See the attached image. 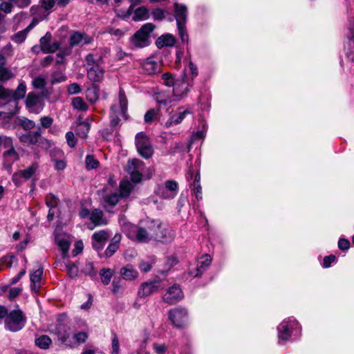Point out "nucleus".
<instances>
[{
    "instance_id": "f257e3e1",
    "label": "nucleus",
    "mask_w": 354,
    "mask_h": 354,
    "mask_svg": "<svg viewBox=\"0 0 354 354\" xmlns=\"http://www.w3.org/2000/svg\"><path fill=\"white\" fill-rule=\"evenodd\" d=\"M155 26L151 23L143 25L131 38V44L135 48H144L150 43V33L154 30Z\"/></svg>"
},
{
    "instance_id": "f03ea898",
    "label": "nucleus",
    "mask_w": 354,
    "mask_h": 354,
    "mask_svg": "<svg viewBox=\"0 0 354 354\" xmlns=\"http://www.w3.org/2000/svg\"><path fill=\"white\" fill-rule=\"evenodd\" d=\"M26 323V317L24 313L19 310L10 312L5 319V327L11 332H17L21 330Z\"/></svg>"
},
{
    "instance_id": "7ed1b4c3",
    "label": "nucleus",
    "mask_w": 354,
    "mask_h": 354,
    "mask_svg": "<svg viewBox=\"0 0 354 354\" xmlns=\"http://www.w3.org/2000/svg\"><path fill=\"white\" fill-rule=\"evenodd\" d=\"M135 145L138 153L145 159L150 158L153 154V148L149 138L144 132H139L135 137Z\"/></svg>"
},
{
    "instance_id": "20e7f679",
    "label": "nucleus",
    "mask_w": 354,
    "mask_h": 354,
    "mask_svg": "<svg viewBox=\"0 0 354 354\" xmlns=\"http://www.w3.org/2000/svg\"><path fill=\"white\" fill-rule=\"evenodd\" d=\"M162 79L167 86H174L173 93L176 96H182L189 90L188 83L185 82L184 80L180 82L179 80L176 81L174 77L169 73H164Z\"/></svg>"
},
{
    "instance_id": "39448f33",
    "label": "nucleus",
    "mask_w": 354,
    "mask_h": 354,
    "mask_svg": "<svg viewBox=\"0 0 354 354\" xmlns=\"http://www.w3.org/2000/svg\"><path fill=\"white\" fill-rule=\"evenodd\" d=\"M145 169V163L137 158L129 160L126 167L127 172L130 175L133 183H140L142 177V171Z\"/></svg>"
},
{
    "instance_id": "423d86ee",
    "label": "nucleus",
    "mask_w": 354,
    "mask_h": 354,
    "mask_svg": "<svg viewBox=\"0 0 354 354\" xmlns=\"http://www.w3.org/2000/svg\"><path fill=\"white\" fill-rule=\"evenodd\" d=\"M49 331L50 333L56 335L58 340L62 344L70 347L73 346L70 339V328L67 325L59 322L55 325L51 326Z\"/></svg>"
},
{
    "instance_id": "0eeeda50",
    "label": "nucleus",
    "mask_w": 354,
    "mask_h": 354,
    "mask_svg": "<svg viewBox=\"0 0 354 354\" xmlns=\"http://www.w3.org/2000/svg\"><path fill=\"white\" fill-rule=\"evenodd\" d=\"M168 317L175 327L180 328L183 327L187 321L188 312L185 308L177 307L169 310Z\"/></svg>"
},
{
    "instance_id": "6e6552de",
    "label": "nucleus",
    "mask_w": 354,
    "mask_h": 354,
    "mask_svg": "<svg viewBox=\"0 0 354 354\" xmlns=\"http://www.w3.org/2000/svg\"><path fill=\"white\" fill-rule=\"evenodd\" d=\"M299 326L298 322L295 319H284L277 328L279 340H288L290 337L292 330Z\"/></svg>"
},
{
    "instance_id": "1a4fd4ad",
    "label": "nucleus",
    "mask_w": 354,
    "mask_h": 354,
    "mask_svg": "<svg viewBox=\"0 0 354 354\" xmlns=\"http://www.w3.org/2000/svg\"><path fill=\"white\" fill-rule=\"evenodd\" d=\"M37 169V164L32 163L26 169L14 173L12 176L13 183L17 187L21 186L24 181L30 179L34 176Z\"/></svg>"
},
{
    "instance_id": "9d476101",
    "label": "nucleus",
    "mask_w": 354,
    "mask_h": 354,
    "mask_svg": "<svg viewBox=\"0 0 354 354\" xmlns=\"http://www.w3.org/2000/svg\"><path fill=\"white\" fill-rule=\"evenodd\" d=\"M26 106L29 111L39 113L43 110L45 103L41 95L30 92L26 97Z\"/></svg>"
},
{
    "instance_id": "9b49d317",
    "label": "nucleus",
    "mask_w": 354,
    "mask_h": 354,
    "mask_svg": "<svg viewBox=\"0 0 354 354\" xmlns=\"http://www.w3.org/2000/svg\"><path fill=\"white\" fill-rule=\"evenodd\" d=\"M153 239L162 241L170 242L175 236V232L169 229L162 227L160 224L153 225Z\"/></svg>"
},
{
    "instance_id": "f8f14e48",
    "label": "nucleus",
    "mask_w": 354,
    "mask_h": 354,
    "mask_svg": "<svg viewBox=\"0 0 354 354\" xmlns=\"http://www.w3.org/2000/svg\"><path fill=\"white\" fill-rule=\"evenodd\" d=\"M162 288V281L160 279L142 283L138 291L140 297H149L153 293L157 292Z\"/></svg>"
},
{
    "instance_id": "ddd939ff",
    "label": "nucleus",
    "mask_w": 354,
    "mask_h": 354,
    "mask_svg": "<svg viewBox=\"0 0 354 354\" xmlns=\"http://www.w3.org/2000/svg\"><path fill=\"white\" fill-rule=\"evenodd\" d=\"M183 297V292L180 286L177 284H174L168 288L166 293L162 297V299L168 304L173 305L180 301Z\"/></svg>"
},
{
    "instance_id": "4468645a",
    "label": "nucleus",
    "mask_w": 354,
    "mask_h": 354,
    "mask_svg": "<svg viewBox=\"0 0 354 354\" xmlns=\"http://www.w3.org/2000/svg\"><path fill=\"white\" fill-rule=\"evenodd\" d=\"M52 35L47 32L45 35L39 39L41 45V50L44 53H53L57 51L59 47L60 44L57 41L51 43Z\"/></svg>"
},
{
    "instance_id": "2eb2a0df",
    "label": "nucleus",
    "mask_w": 354,
    "mask_h": 354,
    "mask_svg": "<svg viewBox=\"0 0 354 354\" xmlns=\"http://www.w3.org/2000/svg\"><path fill=\"white\" fill-rule=\"evenodd\" d=\"M93 39L84 32L79 31L73 32L69 37V46L71 48L84 46L91 44Z\"/></svg>"
},
{
    "instance_id": "dca6fc26",
    "label": "nucleus",
    "mask_w": 354,
    "mask_h": 354,
    "mask_svg": "<svg viewBox=\"0 0 354 354\" xmlns=\"http://www.w3.org/2000/svg\"><path fill=\"white\" fill-rule=\"evenodd\" d=\"M19 139L21 142L28 145H36L41 139V131L40 129H38L36 131H29L19 136Z\"/></svg>"
},
{
    "instance_id": "f3484780",
    "label": "nucleus",
    "mask_w": 354,
    "mask_h": 354,
    "mask_svg": "<svg viewBox=\"0 0 354 354\" xmlns=\"http://www.w3.org/2000/svg\"><path fill=\"white\" fill-rule=\"evenodd\" d=\"M174 8V17L177 24H186L188 16L187 8L184 4L175 3Z\"/></svg>"
},
{
    "instance_id": "a211bd4d",
    "label": "nucleus",
    "mask_w": 354,
    "mask_h": 354,
    "mask_svg": "<svg viewBox=\"0 0 354 354\" xmlns=\"http://www.w3.org/2000/svg\"><path fill=\"white\" fill-rule=\"evenodd\" d=\"M191 111L188 109H183L180 108L177 113H175L169 117V120L166 122L165 126L169 127L172 125L180 124L185 118L187 114H190Z\"/></svg>"
},
{
    "instance_id": "6ab92c4d",
    "label": "nucleus",
    "mask_w": 354,
    "mask_h": 354,
    "mask_svg": "<svg viewBox=\"0 0 354 354\" xmlns=\"http://www.w3.org/2000/svg\"><path fill=\"white\" fill-rule=\"evenodd\" d=\"M86 70L87 77L92 82H100L104 77V71L100 65L88 67Z\"/></svg>"
},
{
    "instance_id": "aec40b11",
    "label": "nucleus",
    "mask_w": 354,
    "mask_h": 354,
    "mask_svg": "<svg viewBox=\"0 0 354 354\" xmlns=\"http://www.w3.org/2000/svg\"><path fill=\"white\" fill-rule=\"evenodd\" d=\"M90 220L93 226H88L90 230H93L95 226L105 225L108 223L106 219L104 218L103 212L100 209H95L90 215Z\"/></svg>"
},
{
    "instance_id": "412c9836",
    "label": "nucleus",
    "mask_w": 354,
    "mask_h": 354,
    "mask_svg": "<svg viewBox=\"0 0 354 354\" xmlns=\"http://www.w3.org/2000/svg\"><path fill=\"white\" fill-rule=\"evenodd\" d=\"M37 21L34 19L25 29L14 34L11 37L12 41L17 44H21L24 42L27 37L28 33L37 25Z\"/></svg>"
},
{
    "instance_id": "4be33fe9",
    "label": "nucleus",
    "mask_w": 354,
    "mask_h": 354,
    "mask_svg": "<svg viewBox=\"0 0 354 354\" xmlns=\"http://www.w3.org/2000/svg\"><path fill=\"white\" fill-rule=\"evenodd\" d=\"M143 72L147 75H153L160 71V65L151 57L147 58L142 64Z\"/></svg>"
},
{
    "instance_id": "5701e85b",
    "label": "nucleus",
    "mask_w": 354,
    "mask_h": 354,
    "mask_svg": "<svg viewBox=\"0 0 354 354\" xmlns=\"http://www.w3.org/2000/svg\"><path fill=\"white\" fill-rule=\"evenodd\" d=\"M153 239V228L149 227V230L142 227H138L136 230L133 240L145 243Z\"/></svg>"
},
{
    "instance_id": "b1692460",
    "label": "nucleus",
    "mask_w": 354,
    "mask_h": 354,
    "mask_svg": "<svg viewBox=\"0 0 354 354\" xmlns=\"http://www.w3.org/2000/svg\"><path fill=\"white\" fill-rule=\"evenodd\" d=\"M120 274L123 279L127 281L134 280L138 277V272L131 264H127V266L121 268Z\"/></svg>"
},
{
    "instance_id": "393cba45",
    "label": "nucleus",
    "mask_w": 354,
    "mask_h": 354,
    "mask_svg": "<svg viewBox=\"0 0 354 354\" xmlns=\"http://www.w3.org/2000/svg\"><path fill=\"white\" fill-rule=\"evenodd\" d=\"M55 241L62 252V257L66 258L68 256V252L71 245L68 236L66 234H58L55 237Z\"/></svg>"
},
{
    "instance_id": "a878e982",
    "label": "nucleus",
    "mask_w": 354,
    "mask_h": 354,
    "mask_svg": "<svg viewBox=\"0 0 354 354\" xmlns=\"http://www.w3.org/2000/svg\"><path fill=\"white\" fill-rule=\"evenodd\" d=\"M165 189L169 191V195H165V190L160 192V197L165 199H170L174 198L177 194L178 185L175 180H167L165 183Z\"/></svg>"
},
{
    "instance_id": "bb28decb",
    "label": "nucleus",
    "mask_w": 354,
    "mask_h": 354,
    "mask_svg": "<svg viewBox=\"0 0 354 354\" xmlns=\"http://www.w3.org/2000/svg\"><path fill=\"white\" fill-rule=\"evenodd\" d=\"M122 198L117 192L111 193L104 197L105 205H104L106 211L111 212V209L115 207Z\"/></svg>"
},
{
    "instance_id": "cd10ccee",
    "label": "nucleus",
    "mask_w": 354,
    "mask_h": 354,
    "mask_svg": "<svg viewBox=\"0 0 354 354\" xmlns=\"http://www.w3.org/2000/svg\"><path fill=\"white\" fill-rule=\"evenodd\" d=\"M108 233L104 230L95 232L93 236V246L96 249L102 248V244L105 243L108 239Z\"/></svg>"
},
{
    "instance_id": "c85d7f7f",
    "label": "nucleus",
    "mask_w": 354,
    "mask_h": 354,
    "mask_svg": "<svg viewBox=\"0 0 354 354\" xmlns=\"http://www.w3.org/2000/svg\"><path fill=\"white\" fill-rule=\"evenodd\" d=\"M176 43V38L171 34H165L159 37L156 42L158 48L164 46H173Z\"/></svg>"
},
{
    "instance_id": "c756f323",
    "label": "nucleus",
    "mask_w": 354,
    "mask_h": 354,
    "mask_svg": "<svg viewBox=\"0 0 354 354\" xmlns=\"http://www.w3.org/2000/svg\"><path fill=\"white\" fill-rule=\"evenodd\" d=\"M349 32L348 34V50L346 51L347 57L354 61V25L351 24L348 28Z\"/></svg>"
},
{
    "instance_id": "7c9ffc66",
    "label": "nucleus",
    "mask_w": 354,
    "mask_h": 354,
    "mask_svg": "<svg viewBox=\"0 0 354 354\" xmlns=\"http://www.w3.org/2000/svg\"><path fill=\"white\" fill-rule=\"evenodd\" d=\"M120 223L124 233L131 239H134L138 227L129 222L125 221L122 217L120 218Z\"/></svg>"
},
{
    "instance_id": "2f4dec72",
    "label": "nucleus",
    "mask_w": 354,
    "mask_h": 354,
    "mask_svg": "<svg viewBox=\"0 0 354 354\" xmlns=\"http://www.w3.org/2000/svg\"><path fill=\"white\" fill-rule=\"evenodd\" d=\"M212 262V258L209 255L203 256L201 259L198 262L196 267V273L194 277L201 276L210 266Z\"/></svg>"
},
{
    "instance_id": "473e14b6",
    "label": "nucleus",
    "mask_w": 354,
    "mask_h": 354,
    "mask_svg": "<svg viewBox=\"0 0 354 354\" xmlns=\"http://www.w3.org/2000/svg\"><path fill=\"white\" fill-rule=\"evenodd\" d=\"M133 186L128 180H122L119 185V193L122 198H127L130 196Z\"/></svg>"
},
{
    "instance_id": "72a5a7b5",
    "label": "nucleus",
    "mask_w": 354,
    "mask_h": 354,
    "mask_svg": "<svg viewBox=\"0 0 354 354\" xmlns=\"http://www.w3.org/2000/svg\"><path fill=\"white\" fill-rule=\"evenodd\" d=\"M42 274V268H38L37 270L30 274V279L31 282V289L35 292H37L40 286V281Z\"/></svg>"
},
{
    "instance_id": "f704fd0d",
    "label": "nucleus",
    "mask_w": 354,
    "mask_h": 354,
    "mask_svg": "<svg viewBox=\"0 0 354 354\" xmlns=\"http://www.w3.org/2000/svg\"><path fill=\"white\" fill-rule=\"evenodd\" d=\"M121 235L119 234H116L105 250V254L106 257L112 256L118 250Z\"/></svg>"
},
{
    "instance_id": "c9c22d12",
    "label": "nucleus",
    "mask_w": 354,
    "mask_h": 354,
    "mask_svg": "<svg viewBox=\"0 0 354 354\" xmlns=\"http://www.w3.org/2000/svg\"><path fill=\"white\" fill-rule=\"evenodd\" d=\"M100 88L96 84H93L86 90V99L92 104L99 99Z\"/></svg>"
},
{
    "instance_id": "e433bc0d",
    "label": "nucleus",
    "mask_w": 354,
    "mask_h": 354,
    "mask_svg": "<svg viewBox=\"0 0 354 354\" xmlns=\"http://www.w3.org/2000/svg\"><path fill=\"white\" fill-rule=\"evenodd\" d=\"M149 11L145 6H141L135 10L132 19L135 21H142L148 19Z\"/></svg>"
},
{
    "instance_id": "4c0bfd02",
    "label": "nucleus",
    "mask_w": 354,
    "mask_h": 354,
    "mask_svg": "<svg viewBox=\"0 0 354 354\" xmlns=\"http://www.w3.org/2000/svg\"><path fill=\"white\" fill-rule=\"evenodd\" d=\"M8 141L9 146L3 145L4 148L8 149V150L4 152V156L12 158L13 161L18 160L19 159V156L13 146L12 138H9Z\"/></svg>"
},
{
    "instance_id": "58836bf2",
    "label": "nucleus",
    "mask_w": 354,
    "mask_h": 354,
    "mask_svg": "<svg viewBox=\"0 0 354 354\" xmlns=\"http://www.w3.org/2000/svg\"><path fill=\"white\" fill-rule=\"evenodd\" d=\"M35 344L41 349H48L51 343V339L46 335H41L35 340Z\"/></svg>"
},
{
    "instance_id": "ea45409f",
    "label": "nucleus",
    "mask_w": 354,
    "mask_h": 354,
    "mask_svg": "<svg viewBox=\"0 0 354 354\" xmlns=\"http://www.w3.org/2000/svg\"><path fill=\"white\" fill-rule=\"evenodd\" d=\"M89 130L90 124L86 122H82L77 124L75 132L80 137L85 138L87 137Z\"/></svg>"
},
{
    "instance_id": "a19ab883",
    "label": "nucleus",
    "mask_w": 354,
    "mask_h": 354,
    "mask_svg": "<svg viewBox=\"0 0 354 354\" xmlns=\"http://www.w3.org/2000/svg\"><path fill=\"white\" fill-rule=\"evenodd\" d=\"M156 263L153 257H150L148 260H141L138 264V268L142 272H148L151 270L152 266Z\"/></svg>"
},
{
    "instance_id": "79ce46f5",
    "label": "nucleus",
    "mask_w": 354,
    "mask_h": 354,
    "mask_svg": "<svg viewBox=\"0 0 354 354\" xmlns=\"http://www.w3.org/2000/svg\"><path fill=\"white\" fill-rule=\"evenodd\" d=\"M114 274V271L111 268H102L100 271V275L102 278V282L104 285H108Z\"/></svg>"
},
{
    "instance_id": "37998d69",
    "label": "nucleus",
    "mask_w": 354,
    "mask_h": 354,
    "mask_svg": "<svg viewBox=\"0 0 354 354\" xmlns=\"http://www.w3.org/2000/svg\"><path fill=\"white\" fill-rule=\"evenodd\" d=\"M26 92V87L24 82L20 83L17 89L13 92L11 96L14 100L17 101L24 97Z\"/></svg>"
},
{
    "instance_id": "c03bdc74",
    "label": "nucleus",
    "mask_w": 354,
    "mask_h": 354,
    "mask_svg": "<svg viewBox=\"0 0 354 354\" xmlns=\"http://www.w3.org/2000/svg\"><path fill=\"white\" fill-rule=\"evenodd\" d=\"M119 104L121 113L124 114L127 110L128 100L126 97L124 91L122 88H120L119 91Z\"/></svg>"
},
{
    "instance_id": "a18cd8bd",
    "label": "nucleus",
    "mask_w": 354,
    "mask_h": 354,
    "mask_svg": "<svg viewBox=\"0 0 354 354\" xmlns=\"http://www.w3.org/2000/svg\"><path fill=\"white\" fill-rule=\"evenodd\" d=\"M73 106L77 110L86 111L88 109V105L81 97H75L72 100Z\"/></svg>"
},
{
    "instance_id": "49530a36",
    "label": "nucleus",
    "mask_w": 354,
    "mask_h": 354,
    "mask_svg": "<svg viewBox=\"0 0 354 354\" xmlns=\"http://www.w3.org/2000/svg\"><path fill=\"white\" fill-rule=\"evenodd\" d=\"M178 35L183 43H188L189 35L187 34L186 24H177Z\"/></svg>"
},
{
    "instance_id": "de8ad7c7",
    "label": "nucleus",
    "mask_w": 354,
    "mask_h": 354,
    "mask_svg": "<svg viewBox=\"0 0 354 354\" xmlns=\"http://www.w3.org/2000/svg\"><path fill=\"white\" fill-rule=\"evenodd\" d=\"M14 76V74L8 68L4 67L0 68V82H7L12 79Z\"/></svg>"
},
{
    "instance_id": "09e8293b",
    "label": "nucleus",
    "mask_w": 354,
    "mask_h": 354,
    "mask_svg": "<svg viewBox=\"0 0 354 354\" xmlns=\"http://www.w3.org/2000/svg\"><path fill=\"white\" fill-rule=\"evenodd\" d=\"M118 107L115 105H113L111 107V120L110 124L113 127H116L118 126L119 122L120 121V118L116 114Z\"/></svg>"
},
{
    "instance_id": "8fccbe9b",
    "label": "nucleus",
    "mask_w": 354,
    "mask_h": 354,
    "mask_svg": "<svg viewBox=\"0 0 354 354\" xmlns=\"http://www.w3.org/2000/svg\"><path fill=\"white\" fill-rule=\"evenodd\" d=\"M17 259L14 255H6L0 259V270L2 269V266H6L10 268L14 261Z\"/></svg>"
},
{
    "instance_id": "3c124183",
    "label": "nucleus",
    "mask_w": 354,
    "mask_h": 354,
    "mask_svg": "<svg viewBox=\"0 0 354 354\" xmlns=\"http://www.w3.org/2000/svg\"><path fill=\"white\" fill-rule=\"evenodd\" d=\"M86 166L88 169H95L99 165V162L91 155H87L86 157Z\"/></svg>"
},
{
    "instance_id": "603ef678",
    "label": "nucleus",
    "mask_w": 354,
    "mask_h": 354,
    "mask_svg": "<svg viewBox=\"0 0 354 354\" xmlns=\"http://www.w3.org/2000/svg\"><path fill=\"white\" fill-rule=\"evenodd\" d=\"M58 201L59 199L53 194H49L46 196V204L50 209L56 207L58 204Z\"/></svg>"
},
{
    "instance_id": "864d4df0",
    "label": "nucleus",
    "mask_w": 354,
    "mask_h": 354,
    "mask_svg": "<svg viewBox=\"0 0 354 354\" xmlns=\"http://www.w3.org/2000/svg\"><path fill=\"white\" fill-rule=\"evenodd\" d=\"M152 348L156 354H165L168 348L165 344H159L156 342L152 344Z\"/></svg>"
},
{
    "instance_id": "5fc2aeb1",
    "label": "nucleus",
    "mask_w": 354,
    "mask_h": 354,
    "mask_svg": "<svg viewBox=\"0 0 354 354\" xmlns=\"http://www.w3.org/2000/svg\"><path fill=\"white\" fill-rule=\"evenodd\" d=\"M111 354H119L120 353V344L117 335L113 333L111 341Z\"/></svg>"
},
{
    "instance_id": "6e6d98bb",
    "label": "nucleus",
    "mask_w": 354,
    "mask_h": 354,
    "mask_svg": "<svg viewBox=\"0 0 354 354\" xmlns=\"http://www.w3.org/2000/svg\"><path fill=\"white\" fill-rule=\"evenodd\" d=\"M82 271L85 274L87 275L95 276L96 274V272L94 269V266L92 262L86 263Z\"/></svg>"
},
{
    "instance_id": "4d7b16f0",
    "label": "nucleus",
    "mask_w": 354,
    "mask_h": 354,
    "mask_svg": "<svg viewBox=\"0 0 354 354\" xmlns=\"http://www.w3.org/2000/svg\"><path fill=\"white\" fill-rule=\"evenodd\" d=\"M66 139L68 145L70 147H75L77 144V138L75 137V135L73 131H68L66 133Z\"/></svg>"
},
{
    "instance_id": "13d9d810",
    "label": "nucleus",
    "mask_w": 354,
    "mask_h": 354,
    "mask_svg": "<svg viewBox=\"0 0 354 354\" xmlns=\"http://www.w3.org/2000/svg\"><path fill=\"white\" fill-rule=\"evenodd\" d=\"M66 269L70 277L74 278L77 276L78 268L74 263H68L66 265Z\"/></svg>"
},
{
    "instance_id": "bf43d9fd",
    "label": "nucleus",
    "mask_w": 354,
    "mask_h": 354,
    "mask_svg": "<svg viewBox=\"0 0 354 354\" xmlns=\"http://www.w3.org/2000/svg\"><path fill=\"white\" fill-rule=\"evenodd\" d=\"M158 114V111L155 109L149 110L145 115V121L147 123L152 122L155 118H156Z\"/></svg>"
},
{
    "instance_id": "052dcab7",
    "label": "nucleus",
    "mask_w": 354,
    "mask_h": 354,
    "mask_svg": "<svg viewBox=\"0 0 354 354\" xmlns=\"http://www.w3.org/2000/svg\"><path fill=\"white\" fill-rule=\"evenodd\" d=\"M166 12L160 8H156L152 11V17L155 20L161 21L165 17Z\"/></svg>"
},
{
    "instance_id": "680f3d73",
    "label": "nucleus",
    "mask_w": 354,
    "mask_h": 354,
    "mask_svg": "<svg viewBox=\"0 0 354 354\" xmlns=\"http://www.w3.org/2000/svg\"><path fill=\"white\" fill-rule=\"evenodd\" d=\"M12 95V90L6 88L2 85H0V99L7 100L11 98Z\"/></svg>"
},
{
    "instance_id": "e2e57ef3",
    "label": "nucleus",
    "mask_w": 354,
    "mask_h": 354,
    "mask_svg": "<svg viewBox=\"0 0 354 354\" xmlns=\"http://www.w3.org/2000/svg\"><path fill=\"white\" fill-rule=\"evenodd\" d=\"M112 292L113 294L116 295L121 292L122 290V286L121 284V279H114L112 282Z\"/></svg>"
},
{
    "instance_id": "0e129e2a",
    "label": "nucleus",
    "mask_w": 354,
    "mask_h": 354,
    "mask_svg": "<svg viewBox=\"0 0 354 354\" xmlns=\"http://www.w3.org/2000/svg\"><path fill=\"white\" fill-rule=\"evenodd\" d=\"M155 100L160 104L167 105L168 103L171 102L169 99L165 97V95L163 93H157L155 95Z\"/></svg>"
},
{
    "instance_id": "69168bd1",
    "label": "nucleus",
    "mask_w": 354,
    "mask_h": 354,
    "mask_svg": "<svg viewBox=\"0 0 354 354\" xmlns=\"http://www.w3.org/2000/svg\"><path fill=\"white\" fill-rule=\"evenodd\" d=\"M73 338L79 344L84 343L88 338V335L85 332H79L74 334Z\"/></svg>"
},
{
    "instance_id": "338daca9",
    "label": "nucleus",
    "mask_w": 354,
    "mask_h": 354,
    "mask_svg": "<svg viewBox=\"0 0 354 354\" xmlns=\"http://www.w3.org/2000/svg\"><path fill=\"white\" fill-rule=\"evenodd\" d=\"M67 91L69 94L73 95L81 92V87L77 83H73L68 86Z\"/></svg>"
},
{
    "instance_id": "774afa93",
    "label": "nucleus",
    "mask_w": 354,
    "mask_h": 354,
    "mask_svg": "<svg viewBox=\"0 0 354 354\" xmlns=\"http://www.w3.org/2000/svg\"><path fill=\"white\" fill-rule=\"evenodd\" d=\"M32 85L36 88H42L46 85V81L41 77H37L32 80Z\"/></svg>"
}]
</instances>
